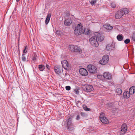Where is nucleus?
<instances>
[{"mask_svg":"<svg viewBox=\"0 0 135 135\" xmlns=\"http://www.w3.org/2000/svg\"><path fill=\"white\" fill-rule=\"evenodd\" d=\"M77 48V46H74L73 45H70L69 47V49L72 52H75V49Z\"/></svg>","mask_w":135,"mask_h":135,"instance_id":"dca6fc26","label":"nucleus"},{"mask_svg":"<svg viewBox=\"0 0 135 135\" xmlns=\"http://www.w3.org/2000/svg\"><path fill=\"white\" fill-rule=\"evenodd\" d=\"M72 22V20L71 19V18L69 17L68 18H66L65 19L64 24L65 26H68L70 25Z\"/></svg>","mask_w":135,"mask_h":135,"instance_id":"1a4fd4ad","label":"nucleus"},{"mask_svg":"<svg viewBox=\"0 0 135 135\" xmlns=\"http://www.w3.org/2000/svg\"><path fill=\"white\" fill-rule=\"evenodd\" d=\"M104 28H105L107 30H110L112 29L113 27L109 25H103Z\"/></svg>","mask_w":135,"mask_h":135,"instance_id":"4be33fe9","label":"nucleus"},{"mask_svg":"<svg viewBox=\"0 0 135 135\" xmlns=\"http://www.w3.org/2000/svg\"><path fill=\"white\" fill-rule=\"evenodd\" d=\"M91 32V31L88 28L85 29L84 32H83L84 33L85 35L89 34Z\"/></svg>","mask_w":135,"mask_h":135,"instance_id":"393cba45","label":"nucleus"},{"mask_svg":"<svg viewBox=\"0 0 135 135\" xmlns=\"http://www.w3.org/2000/svg\"><path fill=\"white\" fill-rule=\"evenodd\" d=\"M83 108L84 110L86 111H89L90 110V109L89 108L86 106H85L83 107Z\"/></svg>","mask_w":135,"mask_h":135,"instance_id":"c756f323","label":"nucleus"},{"mask_svg":"<svg viewBox=\"0 0 135 135\" xmlns=\"http://www.w3.org/2000/svg\"><path fill=\"white\" fill-rule=\"evenodd\" d=\"M27 46H26L25 47V49L23 50V52L22 55H24L26 54L27 52Z\"/></svg>","mask_w":135,"mask_h":135,"instance_id":"cd10ccee","label":"nucleus"},{"mask_svg":"<svg viewBox=\"0 0 135 135\" xmlns=\"http://www.w3.org/2000/svg\"><path fill=\"white\" fill-rule=\"evenodd\" d=\"M120 11H122V13L123 14V15L126 14L128 13V10L127 8H124L120 10Z\"/></svg>","mask_w":135,"mask_h":135,"instance_id":"412c9836","label":"nucleus"},{"mask_svg":"<svg viewBox=\"0 0 135 135\" xmlns=\"http://www.w3.org/2000/svg\"><path fill=\"white\" fill-rule=\"evenodd\" d=\"M117 38L118 40L121 41L123 39V36L122 35L119 34L117 36Z\"/></svg>","mask_w":135,"mask_h":135,"instance_id":"5701e85b","label":"nucleus"},{"mask_svg":"<svg viewBox=\"0 0 135 135\" xmlns=\"http://www.w3.org/2000/svg\"><path fill=\"white\" fill-rule=\"evenodd\" d=\"M80 118V115H77L76 118V119L77 120H79V119Z\"/></svg>","mask_w":135,"mask_h":135,"instance_id":"ea45409f","label":"nucleus"},{"mask_svg":"<svg viewBox=\"0 0 135 135\" xmlns=\"http://www.w3.org/2000/svg\"><path fill=\"white\" fill-rule=\"evenodd\" d=\"M83 26L82 24L80 23L76 27L74 30V32L76 35H80L82 34L83 32Z\"/></svg>","mask_w":135,"mask_h":135,"instance_id":"f257e3e1","label":"nucleus"},{"mask_svg":"<svg viewBox=\"0 0 135 135\" xmlns=\"http://www.w3.org/2000/svg\"><path fill=\"white\" fill-rule=\"evenodd\" d=\"M109 59V56L107 55H105L103 57L102 60L99 61V63L102 65H105L108 63Z\"/></svg>","mask_w":135,"mask_h":135,"instance_id":"39448f33","label":"nucleus"},{"mask_svg":"<svg viewBox=\"0 0 135 135\" xmlns=\"http://www.w3.org/2000/svg\"><path fill=\"white\" fill-rule=\"evenodd\" d=\"M89 41L92 46L94 47H97L99 46L97 38L95 35L91 37L89 39Z\"/></svg>","mask_w":135,"mask_h":135,"instance_id":"7ed1b4c3","label":"nucleus"},{"mask_svg":"<svg viewBox=\"0 0 135 135\" xmlns=\"http://www.w3.org/2000/svg\"><path fill=\"white\" fill-rule=\"evenodd\" d=\"M62 67L66 69H68L69 68V65L67 61L66 60H64L61 62Z\"/></svg>","mask_w":135,"mask_h":135,"instance_id":"9d476101","label":"nucleus"},{"mask_svg":"<svg viewBox=\"0 0 135 135\" xmlns=\"http://www.w3.org/2000/svg\"><path fill=\"white\" fill-rule=\"evenodd\" d=\"M130 42L129 39L127 38L124 41V43L126 44H127Z\"/></svg>","mask_w":135,"mask_h":135,"instance_id":"2f4dec72","label":"nucleus"},{"mask_svg":"<svg viewBox=\"0 0 135 135\" xmlns=\"http://www.w3.org/2000/svg\"><path fill=\"white\" fill-rule=\"evenodd\" d=\"M22 60L24 61H25L26 60V58H25V56H22Z\"/></svg>","mask_w":135,"mask_h":135,"instance_id":"c9c22d12","label":"nucleus"},{"mask_svg":"<svg viewBox=\"0 0 135 135\" xmlns=\"http://www.w3.org/2000/svg\"><path fill=\"white\" fill-rule=\"evenodd\" d=\"M51 13H49L47 15L45 22V24L46 25H47L48 23L50 20V18L51 17Z\"/></svg>","mask_w":135,"mask_h":135,"instance_id":"2eb2a0df","label":"nucleus"},{"mask_svg":"<svg viewBox=\"0 0 135 135\" xmlns=\"http://www.w3.org/2000/svg\"><path fill=\"white\" fill-rule=\"evenodd\" d=\"M114 48L113 45L112 44H109L107 45L106 49L108 50H110Z\"/></svg>","mask_w":135,"mask_h":135,"instance_id":"aec40b11","label":"nucleus"},{"mask_svg":"<svg viewBox=\"0 0 135 135\" xmlns=\"http://www.w3.org/2000/svg\"><path fill=\"white\" fill-rule=\"evenodd\" d=\"M46 68L48 69L49 70H50V67L49 65L46 64Z\"/></svg>","mask_w":135,"mask_h":135,"instance_id":"e433bc0d","label":"nucleus"},{"mask_svg":"<svg viewBox=\"0 0 135 135\" xmlns=\"http://www.w3.org/2000/svg\"><path fill=\"white\" fill-rule=\"evenodd\" d=\"M82 50L81 49L78 47L77 46V48L76 49H75V52H77L79 53H81L82 52Z\"/></svg>","mask_w":135,"mask_h":135,"instance_id":"bb28decb","label":"nucleus"},{"mask_svg":"<svg viewBox=\"0 0 135 135\" xmlns=\"http://www.w3.org/2000/svg\"><path fill=\"white\" fill-rule=\"evenodd\" d=\"M97 1L96 0H92L90 2V3L91 5H93Z\"/></svg>","mask_w":135,"mask_h":135,"instance_id":"7c9ffc66","label":"nucleus"},{"mask_svg":"<svg viewBox=\"0 0 135 135\" xmlns=\"http://www.w3.org/2000/svg\"><path fill=\"white\" fill-rule=\"evenodd\" d=\"M127 127L126 124L122 125L121 127V130L119 132V134L120 135H123L127 131Z\"/></svg>","mask_w":135,"mask_h":135,"instance_id":"423d86ee","label":"nucleus"},{"mask_svg":"<svg viewBox=\"0 0 135 135\" xmlns=\"http://www.w3.org/2000/svg\"><path fill=\"white\" fill-rule=\"evenodd\" d=\"M94 35H95V36H96V37L97 39H98L99 41L101 42L104 39L103 37L101 36L100 34L98 32H95L94 33Z\"/></svg>","mask_w":135,"mask_h":135,"instance_id":"0eeeda50","label":"nucleus"},{"mask_svg":"<svg viewBox=\"0 0 135 135\" xmlns=\"http://www.w3.org/2000/svg\"><path fill=\"white\" fill-rule=\"evenodd\" d=\"M80 74L82 76H85L88 75V72L84 68L80 69L79 70Z\"/></svg>","mask_w":135,"mask_h":135,"instance_id":"6e6552de","label":"nucleus"},{"mask_svg":"<svg viewBox=\"0 0 135 135\" xmlns=\"http://www.w3.org/2000/svg\"><path fill=\"white\" fill-rule=\"evenodd\" d=\"M132 38L133 41H135V33L132 35Z\"/></svg>","mask_w":135,"mask_h":135,"instance_id":"473e14b6","label":"nucleus"},{"mask_svg":"<svg viewBox=\"0 0 135 135\" xmlns=\"http://www.w3.org/2000/svg\"><path fill=\"white\" fill-rule=\"evenodd\" d=\"M115 92L116 94L120 95L122 94V91L121 89L118 88L116 90Z\"/></svg>","mask_w":135,"mask_h":135,"instance_id":"b1692460","label":"nucleus"},{"mask_svg":"<svg viewBox=\"0 0 135 135\" xmlns=\"http://www.w3.org/2000/svg\"><path fill=\"white\" fill-rule=\"evenodd\" d=\"M74 91L75 93L76 94H78L79 92V90L77 89H75Z\"/></svg>","mask_w":135,"mask_h":135,"instance_id":"58836bf2","label":"nucleus"},{"mask_svg":"<svg viewBox=\"0 0 135 135\" xmlns=\"http://www.w3.org/2000/svg\"><path fill=\"white\" fill-rule=\"evenodd\" d=\"M54 70L55 72L57 74H59L60 72V67L57 66H55L54 68Z\"/></svg>","mask_w":135,"mask_h":135,"instance_id":"f3484780","label":"nucleus"},{"mask_svg":"<svg viewBox=\"0 0 135 135\" xmlns=\"http://www.w3.org/2000/svg\"><path fill=\"white\" fill-rule=\"evenodd\" d=\"M130 93L128 91H125L123 93L124 97V98L127 99L130 97Z\"/></svg>","mask_w":135,"mask_h":135,"instance_id":"6ab92c4d","label":"nucleus"},{"mask_svg":"<svg viewBox=\"0 0 135 135\" xmlns=\"http://www.w3.org/2000/svg\"><path fill=\"white\" fill-rule=\"evenodd\" d=\"M103 77L104 78L110 79L111 78V75L109 73L105 72L103 74Z\"/></svg>","mask_w":135,"mask_h":135,"instance_id":"4468645a","label":"nucleus"},{"mask_svg":"<svg viewBox=\"0 0 135 135\" xmlns=\"http://www.w3.org/2000/svg\"><path fill=\"white\" fill-rule=\"evenodd\" d=\"M87 69L89 73L91 74H95L97 71L96 67L93 65H89L87 66Z\"/></svg>","mask_w":135,"mask_h":135,"instance_id":"20e7f679","label":"nucleus"},{"mask_svg":"<svg viewBox=\"0 0 135 135\" xmlns=\"http://www.w3.org/2000/svg\"><path fill=\"white\" fill-rule=\"evenodd\" d=\"M111 6L112 8H114L115 7L116 4L114 3L113 2L111 3Z\"/></svg>","mask_w":135,"mask_h":135,"instance_id":"72a5a7b5","label":"nucleus"},{"mask_svg":"<svg viewBox=\"0 0 135 135\" xmlns=\"http://www.w3.org/2000/svg\"><path fill=\"white\" fill-rule=\"evenodd\" d=\"M60 33V31L59 30H57L56 32V33L57 35H59Z\"/></svg>","mask_w":135,"mask_h":135,"instance_id":"4c0bfd02","label":"nucleus"},{"mask_svg":"<svg viewBox=\"0 0 135 135\" xmlns=\"http://www.w3.org/2000/svg\"><path fill=\"white\" fill-rule=\"evenodd\" d=\"M104 115L103 112L101 113L99 116L100 120L103 124H108L109 123V121L108 118L104 116Z\"/></svg>","mask_w":135,"mask_h":135,"instance_id":"f03ea898","label":"nucleus"},{"mask_svg":"<svg viewBox=\"0 0 135 135\" xmlns=\"http://www.w3.org/2000/svg\"><path fill=\"white\" fill-rule=\"evenodd\" d=\"M71 88L69 86H66V89L67 90H70Z\"/></svg>","mask_w":135,"mask_h":135,"instance_id":"f704fd0d","label":"nucleus"},{"mask_svg":"<svg viewBox=\"0 0 135 135\" xmlns=\"http://www.w3.org/2000/svg\"><path fill=\"white\" fill-rule=\"evenodd\" d=\"M20 0H16V1L17 2H19Z\"/></svg>","mask_w":135,"mask_h":135,"instance_id":"a19ab883","label":"nucleus"},{"mask_svg":"<svg viewBox=\"0 0 135 135\" xmlns=\"http://www.w3.org/2000/svg\"><path fill=\"white\" fill-rule=\"evenodd\" d=\"M72 118V117L71 118L69 117L68 120L67 127L68 129H69V130H70L71 128H73V124L71 123Z\"/></svg>","mask_w":135,"mask_h":135,"instance_id":"f8f14e48","label":"nucleus"},{"mask_svg":"<svg viewBox=\"0 0 135 135\" xmlns=\"http://www.w3.org/2000/svg\"><path fill=\"white\" fill-rule=\"evenodd\" d=\"M121 12L122 11H120L119 10L116 13L115 15V17L116 18L119 19L122 17L123 15Z\"/></svg>","mask_w":135,"mask_h":135,"instance_id":"ddd939ff","label":"nucleus"},{"mask_svg":"<svg viewBox=\"0 0 135 135\" xmlns=\"http://www.w3.org/2000/svg\"><path fill=\"white\" fill-rule=\"evenodd\" d=\"M129 92L130 94H133L135 92V86L131 87L129 89Z\"/></svg>","mask_w":135,"mask_h":135,"instance_id":"a211bd4d","label":"nucleus"},{"mask_svg":"<svg viewBox=\"0 0 135 135\" xmlns=\"http://www.w3.org/2000/svg\"><path fill=\"white\" fill-rule=\"evenodd\" d=\"M38 68L39 70L41 71H43L45 69V66L44 65H39Z\"/></svg>","mask_w":135,"mask_h":135,"instance_id":"a878e982","label":"nucleus"},{"mask_svg":"<svg viewBox=\"0 0 135 135\" xmlns=\"http://www.w3.org/2000/svg\"><path fill=\"white\" fill-rule=\"evenodd\" d=\"M97 77L98 78L101 80H103L104 78L103 77V75L102 76V75H97Z\"/></svg>","mask_w":135,"mask_h":135,"instance_id":"c85d7f7f","label":"nucleus"},{"mask_svg":"<svg viewBox=\"0 0 135 135\" xmlns=\"http://www.w3.org/2000/svg\"><path fill=\"white\" fill-rule=\"evenodd\" d=\"M85 90L87 92H90L93 90V86L90 85H87L85 86Z\"/></svg>","mask_w":135,"mask_h":135,"instance_id":"9b49d317","label":"nucleus"}]
</instances>
